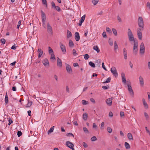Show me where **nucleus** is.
<instances>
[{"instance_id":"obj_49","label":"nucleus","mask_w":150,"mask_h":150,"mask_svg":"<svg viewBox=\"0 0 150 150\" xmlns=\"http://www.w3.org/2000/svg\"><path fill=\"white\" fill-rule=\"evenodd\" d=\"M8 121L9 122V123L8 124V125H10L11 124V123L13 122V121L10 118H9L8 119Z\"/></svg>"},{"instance_id":"obj_35","label":"nucleus","mask_w":150,"mask_h":150,"mask_svg":"<svg viewBox=\"0 0 150 150\" xmlns=\"http://www.w3.org/2000/svg\"><path fill=\"white\" fill-rule=\"evenodd\" d=\"M146 7L149 10H150V3L148 2L146 3Z\"/></svg>"},{"instance_id":"obj_61","label":"nucleus","mask_w":150,"mask_h":150,"mask_svg":"<svg viewBox=\"0 0 150 150\" xmlns=\"http://www.w3.org/2000/svg\"><path fill=\"white\" fill-rule=\"evenodd\" d=\"M123 54H127V51L125 48L123 49Z\"/></svg>"},{"instance_id":"obj_19","label":"nucleus","mask_w":150,"mask_h":150,"mask_svg":"<svg viewBox=\"0 0 150 150\" xmlns=\"http://www.w3.org/2000/svg\"><path fill=\"white\" fill-rule=\"evenodd\" d=\"M142 102L145 108L146 109H147L148 108V106L144 99L143 98L142 99Z\"/></svg>"},{"instance_id":"obj_44","label":"nucleus","mask_w":150,"mask_h":150,"mask_svg":"<svg viewBox=\"0 0 150 150\" xmlns=\"http://www.w3.org/2000/svg\"><path fill=\"white\" fill-rule=\"evenodd\" d=\"M83 131L84 132L87 133H89V131L88 129L85 127L83 128Z\"/></svg>"},{"instance_id":"obj_60","label":"nucleus","mask_w":150,"mask_h":150,"mask_svg":"<svg viewBox=\"0 0 150 150\" xmlns=\"http://www.w3.org/2000/svg\"><path fill=\"white\" fill-rule=\"evenodd\" d=\"M52 6L54 8L56 6L54 3L53 1L52 2Z\"/></svg>"},{"instance_id":"obj_26","label":"nucleus","mask_w":150,"mask_h":150,"mask_svg":"<svg viewBox=\"0 0 150 150\" xmlns=\"http://www.w3.org/2000/svg\"><path fill=\"white\" fill-rule=\"evenodd\" d=\"M91 2L94 6H96L99 2V0H91Z\"/></svg>"},{"instance_id":"obj_43","label":"nucleus","mask_w":150,"mask_h":150,"mask_svg":"<svg viewBox=\"0 0 150 150\" xmlns=\"http://www.w3.org/2000/svg\"><path fill=\"white\" fill-rule=\"evenodd\" d=\"M110 80L111 78H110V77H109L107 79L106 81L103 82V83H109L110 82Z\"/></svg>"},{"instance_id":"obj_56","label":"nucleus","mask_w":150,"mask_h":150,"mask_svg":"<svg viewBox=\"0 0 150 150\" xmlns=\"http://www.w3.org/2000/svg\"><path fill=\"white\" fill-rule=\"evenodd\" d=\"M1 42L2 44H5L6 42L5 40L4 39H1Z\"/></svg>"},{"instance_id":"obj_38","label":"nucleus","mask_w":150,"mask_h":150,"mask_svg":"<svg viewBox=\"0 0 150 150\" xmlns=\"http://www.w3.org/2000/svg\"><path fill=\"white\" fill-rule=\"evenodd\" d=\"M50 59L51 60H55V57L54 53L51 54V55Z\"/></svg>"},{"instance_id":"obj_41","label":"nucleus","mask_w":150,"mask_h":150,"mask_svg":"<svg viewBox=\"0 0 150 150\" xmlns=\"http://www.w3.org/2000/svg\"><path fill=\"white\" fill-rule=\"evenodd\" d=\"M86 17V15H84L81 18L80 21L83 22L84 21Z\"/></svg>"},{"instance_id":"obj_6","label":"nucleus","mask_w":150,"mask_h":150,"mask_svg":"<svg viewBox=\"0 0 150 150\" xmlns=\"http://www.w3.org/2000/svg\"><path fill=\"white\" fill-rule=\"evenodd\" d=\"M128 90L129 91V94L131 96L133 97L134 96V93L133 90L131 86L130 85L128 84L127 85Z\"/></svg>"},{"instance_id":"obj_52","label":"nucleus","mask_w":150,"mask_h":150,"mask_svg":"<svg viewBox=\"0 0 150 150\" xmlns=\"http://www.w3.org/2000/svg\"><path fill=\"white\" fill-rule=\"evenodd\" d=\"M8 98L7 97H5V102L6 103H7L8 102Z\"/></svg>"},{"instance_id":"obj_53","label":"nucleus","mask_w":150,"mask_h":150,"mask_svg":"<svg viewBox=\"0 0 150 150\" xmlns=\"http://www.w3.org/2000/svg\"><path fill=\"white\" fill-rule=\"evenodd\" d=\"M120 116L121 117H124V113L123 112H120Z\"/></svg>"},{"instance_id":"obj_23","label":"nucleus","mask_w":150,"mask_h":150,"mask_svg":"<svg viewBox=\"0 0 150 150\" xmlns=\"http://www.w3.org/2000/svg\"><path fill=\"white\" fill-rule=\"evenodd\" d=\"M124 145H125V148L126 149H129L130 148V146L129 144L128 143H127V142H125V143Z\"/></svg>"},{"instance_id":"obj_51","label":"nucleus","mask_w":150,"mask_h":150,"mask_svg":"<svg viewBox=\"0 0 150 150\" xmlns=\"http://www.w3.org/2000/svg\"><path fill=\"white\" fill-rule=\"evenodd\" d=\"M102 35L103 37L104 38L107 37L106 33L105 31H104Z\"/></svg>"},{"instance_id":"obj_50","label":"nucleus","mask_w":150,"mask_h":150,"mask_svg":"<svg viewBox=\"0 0 150 150\" xmlns=\"http://www.w3.org/2000/svg\"><path fill=\"white\" fill-rule=\"evenodd\" d=\"M66 135L67 136H72L74 137V135L71 133H69L67 134Z\"/></svg>"},{"instance_id":"obj_33","label":"nucleus","mask_w":150,"mask_h":150,"mask_svg":"<svg viewBox=\"0 0 150 150\" xmlns=\"http://www.w3.org/2000/svg\"><path fill=\"white\" fill-rule=\"evenodd\" d=\"M84 58L85 60L88 59L90 57L88 54H86L83 55Z\"/></svg>"},{"instance_id":"obj_4","label":"nucleus","mask_w":150,"mask_h":150,"mask_svg":"<svg viewBox=\"0 0 150 150\" xmlns=\"http://www.w3.org/2000/svg\"><path fill=\"white\" fill-rule=\"evenodd\" d=\"M145 52V48L143 42L141 43L140 46L139 53L141 55H143Z\"/></svg>"},{"instance_id":"obj_16","label":"nucleus","mask_w":150,"mask_h":150,"mask_svg":"<svg viewBox=\"0 0 150 150\" xmlns=\"http://www.w3.org/2000/svg\"><path fill=\"white\" fill-rule=\"evenodd\" d=\"M75 39L76 41H78L80 40V36L79 33L76 32L75 34Z\"/></svg>"},{"instance_id":"obj_34","label":"nucleus","mask_w":150,"mask_h":150,"mask_svg":"<svg viewBox=\"0 0 150 150\" xmlns=\"http://www.w3.org/2000/svg\"><path fill=\"white\" fill-rule=\"evenodd\" d=\"M42 1L43 4L47 7V3L46 0H42Z\"/></svg>"},{"instance_id":"obj_55","label":"nucleus","mask_w":150,"mask_h":150,"mask_svg":"<svg viewBox=\"0 0 150 150\" xmlns=\"http://www.w3.org/2000/svg\"><path fill=\"white\" fill-rule=\"evenodd\" d=\"M83 145L85 148H87L88 147L87 144L85 142L83 143Z\"/></svg>"},{"instance_id":"obj_11","label":"nucleus","mask_w":150,"mask_h":150,"mask_svg":"<svg viewBox=\"0 0 150 150\" xmlns=\"http://www.w3.org/2000/svg\"><path fill=\"white\" fill-rule=\"evenodd\" d=\"M112 98H108L106 101L107 104L109 106H111L112 104Z\"/></svg>"},{"instance_id":"obj_42","label":"nucleus","mask_w":150,"mask_h":150,"mask_svg":"<svg viewBox=\"0 0 150 150\" xmlns=\"http://www.w3.org/2000/svg\"><path fill=\"white\" fill-rule=\"evenodd\" d=\"M82 103L83 105H86L88 103V102L85 100H82Z\"/></svg>"},{"instance_id":"obj_31","label":"nucleus","mask_w":150,"mask_h":150,"mask_svg":"<svg viewBox=\"0 0 150 150\" xmlns=\"http://www.w3.org/2000/svg\"><path fill=\"white\" fill-rule=\"evenodd\" d=\"M144 115L146 120H148L149 117L148 114L146 112H144Z\"/></svg>"},{"instance_id":"obj_14","label":"nucleus","mask_w":150,"mask_h":150,"mask_svg":"<svg viewBox=\"0 0 150 150\" xmlns=\"http://www.w3.org/2000/svg\"><path fill=\"white\" fill-rule=\"evenodd\" d=\"M121 77L122 82L124 83H125L126 82V80L125 78V74L124 73H122Z\"/></svg>"},{"instance_id":"obj_20","label":"nucleus","mask_w":150,"mask_h":150,"mask_svg":"<svg viewBox=\"0 0 150 150\" xmlns=\"http://www.w3.org/2000/svg\"><path fill=\"white\" fill-rule=\"evenodd\" d=\"M127 137L129 140H133V139L132 135L130 132H129L127 134Z\"/></svg>"},{"instance_id":"obj_27","label":"nucleus","mask_w":150,"mask_h":150,"mask_svg":"<svg viewBox=\"0 0 150 150\" xmlns=\"http://www.w3.org/2000/svg\"><path fill=\"white\" fill-rule=\"evenodd\" d=\"M87 116L88 114L86 112L84 113L83 115V119L85 120H86L87 118Z\"/></svg>"},{"instance_id":"obj_37","label":"nucleus","mask_w":150,"mask_h":150,"mask_svg":"<svg viewBox=\"0 0 150 150\" xmlns=\"http://www.w3.org/2000/svg\"><path fill=\"white\" fill-rule=\"evenodd\" d=\"M48 52L49 54L53 53V51L50 47H48Z\"/></svg>"},{"instance_id":"obj_5","label":"nucleus","mask_w":150,"mask_h":150,"mask_svg":"<svg viewBox=\"0 0 150 150\" xmlns=\"http://www.w3.org/2000/svg\"><path fill=\"white\" fill-rule=\"evenodd\" d=\"M110 71L115 77L117 78L118 77V73L116 68L115 67H112Z\"/></svg>"},{"instance_id":"obj_40","label":"nucleus","mask_w":150,"mask_h":150,"mask_svg":"<svg viewBox=\"0 0 150 150\" xmlns=\"http://www.w3.org/2000/svg\"><path fill=\"white\" fill-rule=\"evenodd\" d=\"M107 130L109 133H111L112 132V130L111 128L110 127H108L107 128Z\"/></svg>"},{"instance_id":"obj_12","label":"nucleus","mask_w":150,"mask_h":150,"mask_svg":"<svg viewBox=\"0 0 150 150\" xmlns=\"http://www.w3.org/2000/svg\"><path fill=\"white\" fill-rule=\"evenodd\" d=\"M66 145L69 148H70L72 147H74V144L69 141H67L66 142Z\"/></svg>"},{"instance_id":"obj_59","label":"nucleus","mask_w":150,"mask_h":150,"mask_svg":"<svg viewBox=\"0 0 150 150\" xmlns=\"http://www.w3.org/2000/svg\"><path fill=\"white\" fill-rule=\"evenodd\" d=\"M90 100L93 103H95V101L93 98H91L90 99Z\"/></svg>"},{"instance_id":"obj_17","label":"nucleus","mask_w":150,"mask_h":150,"mask_svg":"<svg viewBox=\"0 0 150 150\" xmlns=\"http://www.w3.org/2000/svg\"><path fill=\"white\" fill-rule=\"evenodd\" d=\"M38 52L39 54L38 56V57L39 58H40L43 54V51L40 48H39L38 49Z\"/></svg>"},{"instance_id":"obj_36","label":"nucleus","mask_w":150,"mask_h":150,"mask_svg":"<svg viewBox=\"0 0 150 150\" xmlns=\"http://www.w3.org/2000/svg\"><path fill=\"white\" fill-rule=\"evenodd\" d=\"M89 65L91 67L95 68V64L91 62H90L89 63Z\"/></svg>"},{"instance_id":"obj_29","label":"nucleus","mask_w":150,"mask_h":150,"mask_svg":"<svg viewBox=\"0 0 150 150\" xmlns=\"http://www.w3.org/2000/svg\"><path fill=\"white\" fill-rule=\"evenodd\" d=\"M137 34L139 39L140 40H142V33H137Z\"/></svg>"},{"instance_id":"obj_39","label":"nucleus","mask_w":150,"mask_h":150,"mask_svg":"<svg viewBox=\"0 0 150 150\" xmlns=\"http://www.w3.org/2000/svg\"><path fill=\"white\" fill-rule=\"evenodd\" d=\"M97 140V138L96 136H93L91 138V140L92 142H94L96 141Z\"/></svg>"},{"instance_id":"obj_9","label":"nucleus","mask_w":150,"mask_h":150,"mask_svg":"<svg viewBox=\"0 0 150 150\" xmlns=\"http://www.w3.org/2000/svg\"><path fill=\"white\" fill-rule=\"evenodd\" d=\"M66 70L68 73H70L72 72V70L71 66L67 64H66Z\"/></svg>"},{"instance_id":"obj_47","label":"nucleus","mask_w":150,"mask_h":150,"mask_svg":"<svg viewBox=\"0 0 150 150\" xmlns=\"http://www.w3.org/2000/svg\"><path fill=\"white\" fill-rule=\"evenodd\" d=\"M104 126V122H102L101 124L100 125V129H103Z\"/></svg>"},{"instance_id":"obj_1","label":"nucleus","mask_w":150,"mask_h":150,"mask_svg":"<svg viewBox=\"0 0 150 150\" xmlns=\"http://www.w3.org/2000/svg\"><path fill=\"white\" fill-rule=\"evenodd\" d=\"M128 35L129 40L130 41H133L134 42V47L133 48V53L136 55L138 49V42L137 40H135L133 35L132 32L131 30L129 28L128 31Z\"/></svg>"},{"instance_id":"obj_13","label":"nucleus","mask_w":150,"mask_h":150,"mask_svg":"<svg viewBox=\"0 0 150 150\" xmlns=\"http://www.w3.org/2000/svg\"><path fill=\"white\" fill-rule=\"evenodd\" d=\"M139 79L140 85L142 86H143L144 84L143 78L141 76H140L139 77Z\"/></svg>"},{"instance_id":"obj_48","label":"nucleus","mask_w":150,"mask_h":150,"mask_svg":"<svg viewBox=\"0 0 150 150\" xmlns=\"http://www.w3.org/2000/svg\"><path fill=\"white\" fill-rule=\"evenodd\" d=\"M72 53L73 55L75 56H76L77 54V53H76V51L74 49H73L72 50Z\"/></svg>"},{"instance_id":"obj_25","label":"nucleus","mask_w":150,"mask_h":150,"mask_svg":"<svg viewBox=\"0 0 150 150\" xmlns=\"http://www.w3.org/2000/svg\"><path fill=\"white\" fill-rule=\"evenodd\" d=\"M54 126H53L52 127L50 128V129L48 131L47 134H49L53 132V131L54 130Z\"/></svg>"},{"instance_id":"obj_21","label":"nucleus","mask_w":150,"mask_h":150,"mask_svg":"<svg viewBox=\"0 0 150 150\" xmlns=\"http://www.w3.org/2000/svg\"><path fill=\"white\" fill-rule=\"evenodd\" d=\"M33 104V102L31 101L28 100V103L27 104L25 105V107L29 108Z\"/></svg>"},{"instance_id":"obj_46","label":"nucleus","mask_w":150,"mask_h":150,"mask_svg":"<svg viewBox=\"0 0 150 150\" xmlns=\"http://www.w3.org/2000/svg\"><path fill=\"white\" fill-rule=\"evenodd\" d=\"M106 31L109 33H111L112 32L111 29L108 27H106Z\"/></svg>"},{"instance_id":"obj_2","label":"nucleus","mask_w":150,"mask_h":150,"mask_svg":"<svg viewBox=\"0 0 150 150\" xmlns=\"http://www.w3.org/2000/svg\"><path fill=\"white\" fill-rule=\"evenodd\" d=\"M137 23L139 27H141L142 29L144 28V22L142 17L139 16L138 17Z\"/></svg>"},{"instance_id":"obj_3","label":"nucleus","mask_w":150,"mask_h":150,"mask_svg":"<svg viewBox=\"0 0 150 150\" xmlns=\"http://www.w3.org/2000/svg\"><path fill=\"white\" fill-rule=\"evenodd\" d=\"M41 18L42 19V26L43 27L45 28L46 27V17L45 13L42 11H41Z\"/></svg>"},{"instance_id":"obj_24","label":"nucleus","mask_w":150,"mask_h":150,"mask_svg":"<svg viewBox=\"0 0 150 150\" xmlns=\"http://www.w3.org/2000/svg\"><path fill=\"white\" fill-rule=\"evenodd\" d=\"M72 35L71 33L69 30H67V38H69L71 37Z\"/></svg>"},{"instance_id":"obj_54","label":"nucleus","mask_w":150,"mask_h":150,"mask_svg":"<svg viewBox=\"0 0 150 150\" xmlns=\"http://www.w3.org/2000/svg\"><path fill=\"white\" fill-rule=\"evenodd\" d=\"M102 68L105 71H107V70L106 69L105 67L104 63V62H103L102 63Z\"/></svg>"},{"instance_id":"obj_15","label":"nucleus","mask_w":150,"mask_h":150,"mask_svg":"<svg viewBox=\"0 0 150 150\" xmlns=\"http://www.w3.org/2000/svg\"><path fill=\"white\" fill-rule=\"evenodd\" d=\"M57 65L59 67L61 68L62 64L61 60L58 57L57 58Z\"/></svg>"},{"instance_id":"obj_62","label":"nucleus","mask_w":150,"mask_h":150,"mask_svg":"<svg viewBox=\"0 0 150 150\" xmlns=\"http://www.w3.org/2000/svg\"><path fill=\"white\" fill-rule=\"evenodd\" d=\"M117 19L118 21H119V22H121L122 21V20L121 19V18L119 16H118L117 17Z\"/></svg>"},{"instance_id":"obj_63","label":"nucleus","mask_w":150,"mask_h":150,"mask_svg":"<svg viewBox=\"0 0 150 150\" xmlns=\"http://www.w3.org/2000/svg\"><path fill=\"white\" fill-rule=\"evenodd\" d=\"M109 116L110 117H112L113 116V113L111 112H109Z\"/></svg>"},{"instance_id":"obj_18","label":"nucleus","mask_w":150,"mask_h":150,"mask_svg":"<svg viewBox=\"0 0 150 150\" xmlns=\"http://www.w3.org/2000/svg\"><path fill=\"white\" fill-rule=\"evenodd\" d=\"M114 51L115 52H116L117 50H118V47L117 45V44L116 42V41H115L114 42Z\"/></svg>"},{"instance_id":"obj_58","label":"nucleus","mask_w":150,"mask_h":150,"mask_svg":"<svg viewBox=\"0 0 150 150\" xmlns=\"http://www.w3.org/2000/svg\"><path fill=\"white\" fill-rule=\"evenodd\" d=\"M145 129L146 130L147 132L150 135V131L146 127H145Z\"/></svg>"},{"instance_id":"obj_7","label":"nucleus","mask_w":150,"mask_h":150,"mask_svg":"<svg viewBox=\"0 0 150 150\" xmlns=\"http://www.w3.org/2000/svg\"><path fill=\"white\" fill-rule=\"evenodd\" d=\"M47 31L48 33L52 35L53 33L52 28L49 23H47Z\"/></svg>"},{"instance_id":"obj_10","label":"nucleus","mask_w":150,"mask_h":150,"mask_svg":"<svg viewBox=\"0 0 150 150\" xmlns=\"http://www.w3.org/2000/svg\"><path fill=\"white\" fill-rule=\"evenodd\" d=\"M42 63L44 66L45 67H48L49 65L48 60L46 58H45L43 59L42 61Z\"/></svg>"},{"instance_id":"obj_45","label":"nucleus","mask_w":150,"mask_h":150,"mask_svg":"<svg viewBox=\"0 0 150 150\" xmlns=\"http://www.w3.org/2000/svg\"><path fill=\"white\" fill-rule=\"evenodd\" d=\"M54 8L58 12L61 11V9L58 6H56Z\"/></svg>"},{"instance_id":"obj_57","label":"nucleus","mask_w":150,"mask_h":150,"mask_svg":"<svg viewBox=\"0 0 150 150\" xmlns=\"http://www.w3.org/2000/svg\"><path fill=\"white\" fill-rule=\"evenodd\" d=\"M54 78L56 80V81H58V76H57L55 74L54 75Z\"/></svg>"},{"instance_id":"obj_8","label":"nucleus","mask_w":150,"mask_h":150,"mask_svg":"<svg viewBox=\"0 0 150 150\" xmlns=\"http://www.w3.org/2000/svg\"><path fill=\"white\" fill-rule=\"evenodd\" d=\"M60 46L62 52L64 54H65L66 52V47L64 45H63L62 43L60 42Z\"/></svg>"},{"instance_id":"obj_32","label":"nucleus","mask_w":150,"mask_h":150,"mask_svg":"<svg viewBox=\"0 0 150 150\" xmlns=\"http://www.w3.org/2000/svg\"><path fill=\"white\" fill-rule=\"evenodd\" d=\"M144 28L142 29L141 27H139L137 29V33H142V31L144 30Z\"/></svg>"},{"instance_id":"obj_28","label":"nucleus","mask_w":150,"mask_h":150,"mask_svg":"<svg viewBox=\"0 0 150 150\" xmlns=\"http://www.w3.org/2000/svg\"><path fill=\"white\" fill-rule=\"evenodd\" d=\"M69 46L71 47H73L74 46V44L71 40H69Z\"/></svg>"},{"instance_id":"obj_30","label":"nucleus","mask_w":150,"mask_h":150,"mask_svg":"<svg viewBox=\"0 0 150 150\" xmlns=\"http://www.w3.org/2000/svg\"><path fill=\"white\" fill-rule=\"evenodd\" d=\"M112 30L113 33L115 36L117 35V32L116 30L115 29L113 28L112 29Z\"/></svg>"},{"instance_id":"obj_64","label":"nucleus","mask_w":150,"mask_h":150,"mask_svg":"<svg viewBox=\"0 0 150 150\" xmlns=\"http://www.w3.org/2000/svg\"><path fill=\"white\" fill-rule=\"evenodd\" d=\"M147 94L148 95V98L149 100L150 101V93L149 92H148Z\"/></svg>"},{"instance_id":"obj_22","label":"nucleus","mask_w":150,"mask_h":150,"mask_svg":"<svg viewBox=\"0 0 150 150\" xmlns=\"http://www.w3.org/2000/svg\"><path fill=\"white\" fill-rule=\"evenodd\" d=\"M93 49L96 51L97 53H99L100 52V50L97 46H94L93 47Z\"/></svg>"}]
</instances>
